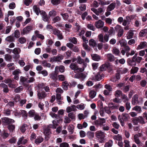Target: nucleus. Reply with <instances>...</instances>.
<instances>
[{"instance_id":"1","label":"nucleus","mask_w":147,"mask_h":147,"mask_svg":"<svg viewBox=\"0 0 147 147\" xmlns=\"http://www.w3.org/2000/svg\"><path fill=\"white\" fill-rule=\"evenodd\" d=\"M129 118V115L126 113H123L121 115H119L118 116V120L122 126H124V121H127Z\"/></svg>"},{"instance_id":"2","label":"nucleus","mask_w":147,"mask_h":147,"mask_svg":"<svg viewBox=\"0 0 147 147\" xmlns=\"http://www.w3.org/2000/svg\"><path fill=\"white\" fill-rule=\"evenodd\" d=\"M1 119L2 120V123L5 125H8L15 122L14 120L8 117H3Z\"/></svg>"},{"instance_id":"3","label":"nucleus","mask_w":147,"mask_h":147,"mask_svg":"<svg viewBox=\"0 0 147 147\" xmlns=\"http://www.w3.org/2000/svg\"><path fill=\"white\" fill-rule=\"evenodd\" d=\"M115 29L117 32V35L119 37H120L123 35V30L120 25H117L115 27Z\"/></svg>"},{"instance_id":"4","label":"nucleus","mask_w":147,"mask_h":147,"mask_svg":"<svg viewBox=\"0 0 147 147\" xmlns=\"http://www.w3.org/2000/svg\"><path fill=\"white\" fill-rule=\"evenodd\" d=\"M86 77L85 74L82 73H77L74 76V78H75L80 79L81 81H83Z\"/></svg>"},{"instance_id":"5","label":"nucleus","mask_w":147,"mask_h":147,"mask_svg":"<svg viewBox=\"0 0 147 147\" xmlns=\"http://www.w3.org/2000/svg\"><path fill=\"white\" fill-rule=\"evenodd\" d=\"M99 71L98 72L97 74L95 75L94 77H92V80H94L95 81H98L101 80V66L99 67Z\"/></svg>"},{"instance_id":"6","label":"nucleus","mask_w":147,"mask_h":147,"mask_svg":"<svg viewBox=\"0 0 147 147\" xmlns=\"http://www.w3.org/2000/svg\"><path fill=\"white\" fill-rule=\"evenodd\" d=\"M54 34L56 35L58 38L60 40H61L63 38V36L62 35L61 32L59 30L55 29L53 31Z\"/></svg>"},{"instance_id":"7","label":"nucleus","mask_w":147,"mask_h":147,"mask_svg":"<svg viewBox=\"0 0 147 147\" xmlns=\"http://www.w3.org/2000/svg\"><path fill=\"white\" fill-rule=\"evenodd\" d=\"M89 44L90 46H92L95 51L97 50V45L96 41L92 39L90 40Z\"/></svg>"},{"instance_id":"8","label":"nucleus","mask_w":147,"mask_h":147,"mask_svg":"<svg viewBox=\"0 0 147 147\" xmlns=\"http://www.w3.org/2000/svg\"><path fill=\"white\" fill-rule=\"evenodd\" d=\"M138 96L137 94H135L133 96L132 100L131 101V103L134 105H136L139 103V101L138 100Z\"/></svg>"},{"instance_id":"9","label":"nucleus","mask_w":147,"mask_h":147,"mask_svg":"<svg viewBox=\"0 0 147 147\" xmlns=\"http://www.w3.org/2000/svg\"><path fill=\"white\" fill-rule=\"evenodd\" d=\"M147 47V43L146 42H140L137 48V49L140 50Z\"/></svg>"},{"instance_id":"10","label":"nucleus","mask_w":147,"mask_h":147,"mask_svg":"<svg viewBox=\"0 0 147 147\" xmlns=\"http://www.w3.org/2000/svg\"><path fill=\"white\" fill-rule=\"evenodd\" d=\"M57 15V12L54 10H52L50 11L49 13V18H53L54 17Z\"/></svg>"},{"instance_id":"11","label":"nucleus","mask_w":147,"mask_h":147,"mask_svg":"<svg viewBox=\"0 0 147 147\" xmlns=\"http://www.w3.org/2000/svg\"><path fill=\"white\" fill-rule=\"evenodd\" d=\"M46 95L45 92L44 91L42 92H39L37 94V96L40 99L45 98Z\"/></svg>"},{"instance_id":"12","label":"nucleus","mask_w":147,"mask_h":147,"mask_svg":"<svg viewBox=\"0 0 147 147\" xmlns=\"http://www.w3.org/2000/svg\"><path fill=\"white\" fill-rule=\"evenodd\" d=\"M133 57H134V59L136 63H140L141 61L142 60V57H140L137 56V54H135Z\"/></svg>"},{"instance_id":"13","label":"nucleus","mask_w":147,"mask_h":147,"mask_svg":"<svg viewBox=\"0 0 147 147\" xmlns=\"http://www.w3.org/2000/svg\"><path fill=\"white\" fill-rule=\"evenodd\" d=\"M108 105L109 107L112 109H118L119 107L118 105L113 104L112 103H109Z\"/></svg>"},{"instance_id":"14","label":"nucleus","mask_w":147,"mask_h":147,"mask_svg":"<svg viewBox=\"0 0 147 147\" xmlns=\"http://www.w3.org/2000/svg\"><path fill=\"white\" fill-rule=\"evenodd\" d=\"M44 139L41 136L37 137L35 140L34 142L37 144H39L43 141Z\"/></svg>"},{"instance_id":"15","label":"nucleus","mask_w":147,"mask_h":147,"mask_svg":"<svg viewBox=\"0 0 147 147\" xmlns=\"http://www.w3.org/2000/svg\"><path fill=\"white\" fill-rule=\"evenodd\" d=\"M92 59L93 60L96 61H98L100 59V56L96 54H91V55Z\"/></svg>"},{"instance_id":"16","label":"nucleus","mask_w":147,"mask_h":147,"mask_svg":"<svg viewBox=\"0 0 147 147\" xmlns=\"http://www.w3.org/2000/svg\"><path fill=\"white\" fill-rule=\"evenodd\" d=\"M0 86L3 88V91L5 93H7L9 91L7 86L4 83H2L0 85Z\"/></svg>"},{"instance_id":"17","label":"nucleus","mask_w":147,"mask_h":147,"mask_svg":"<svg viewBox=\"0 0 147 147\" xmlns=\"http://www.w3.org/2000/svg\"><path fill=\"white\" fill-rule=\"evenodd\" d=\"M15 38L13 36H8L5 39L6 41H7L9 42H14L15 41Z\"/></svg>"},{"instance_id":"18","label":"nucleus","mask_w":147,"mask_h":147,"mask_svg":"<svg viewBox=\"0 0 147 147\" xmlns=\"http://www.w3.org/2000/svg\"><path fill=\"white\" fill-rule=\"evenodd\" d=\"M132 110L136 111L138 113H140L142 112L141 107L138 106H136L132 108Z\"/></svg>"},{"instance_id":"19","label":"nucleus","mask_w":147,"mask_h":147,"mask_svg":"<svg viewBox=\"0 0 147 147\" xmlns=\"http://www.w3.org/2000/svg\"><path fill=\"white\" fill-rule=\"evenodd\" d=\"M34 11L36 13V14L38 16L39 15V12L41 13V11L40 10L39 7H38L36 5H34L33 7Z\"/></svg>"},{"instance_id":"20","label":"nucleus","mask_w":147,"mask_h":147,"mask_svg":"<svg viewBox=\"0 0 147 147\" xmlns=\"http://www.w3.org/2000/svg\"><path fill=\"white\" fill-rule=\"evenodd\" d=\"M147 34V29H145L141 30L140 32L139 35L140 37H143Z\"/></svg>"},{"instance_id":"21","label":"nucleus","mask_w":147,"mask_h":147,"mask_svg":"<svg viewBox=\"0 0 147 147\" xmlns=\"http://www.w3.org/2000/svg\"><path fill=\"white\" fill-rule=\"evenodd\" d=\"M116 5L115 3H112L109 5L107 7V10L109 11H111L114 9Z\"/></svg>"},{"instance_id":"22","label":"nucleus","mask_w":147,"mask_h":147,"mask_svg":"<svg viewBox=\"0 0 147 147\" xmlns=\"http://www.w3.org/2000/svg\"><path fill=\"white\" fill-rule=\"evenodd\" d=\"M57 75L56 74H55L53 72L49 74L50 78L54 80L55 81L57 80Z\"/></svg>"},{"instance_id":"23","label":"nucleus","mask_w":147,"mask_h":147,"mask_svg":"<svg viewBox=\"0 0 147 147\" xmlns=\"http://www.w3.org/2000/svg\"><path fill=\"white\" fill-rule=\"evenodd\" d=\"M119 42L120 44L121 47H124L127 44L126 41L124 39H122L119 40Z\"/></svg>"},{"instance_id":"24","label":"nucleus","mask_w":147,"mask_h":147,"mask_svg":"<svg viewBox=\"0 0 147 147\" xmlns=\"http://www.w3.org/2000/svg\"><path fill=\"white\" fill-rule=\"evenodd\" d=\"M134 57H132L131 60H129L128 62V64L131 66H135L136 65V63L134 59Z\"/></svg>"},{"instance_id":"25","label":"nucleus","mask_w":147,"mask_h":147,"mask_svg":"<svg viewBox=\"0 0 147 147\" xmlns=\"http://www.w3.org/2000/svg\"><path fill=\"white\" fill-rule=\"evenodd\" d=\"M106 56L107 59L109 61H113L114 60V57L111 54H107Z\"/></svg>"},{"instance_id":"26","label":"nucleus","mask_w":147,"mask_h":147,"mask_svg":"<svg viewBox=\"0 0 147 147\" xmlns=\"http://www.w3.org/2000/svg\"><path fill=\"white\" fill-rule=\"evenodd\" d=\"M134 33L132 30H129V31L127 34V38L128 39H129L132 38L134 36Z\"/></svg>"},{"instance_id":"27","label":"nucleus","mask_w":147,"mask_h":147,"mask_svg":"<svg viewBox=\"0 0 147 147\" xmlns=\"http://www.w3.org/2000/svg\"><path fill=\"white\" fill-rule=\"evenodd\" d=\"M7 127L10 132H13L15 130V126L14 125L11 124L8 125Z\"/></svg>"},{"instance_id":"28","label":"nucleus","mask_w":147,"mask_h":147,"mask_svg":"<svg viewBox=\"0 0 147 147\" xmlns=\"http://www.w3.org/2000/svg\"><path fill=\"white\" fill-rule=\"evenodd\" d=\"M139 70V68L137 67H133L131 70V74H134L137 72Z\"/></svg>"},{"instance_id":"29","label":"nucleus","mask_w":147,"mask_h":147,"mask_svg":"<svg viewBox=\"0 0 147 147\" xmlns=\"http://www.w3.org/2000/svg\"><path fill=\"white\" fill-rule=\"evenodd\" d=\"M134 139L135 142L137 144H140L142 143L139 139V137H137V135H134Z\"/></svg>"},{"instance_id":"30","label":"nucleus","mask_w":147,"mask_h":147,"mask_svg":"<svg viewBox=\"0 0 147 147\" xmlns=\"http://www.w3.org/2000/svg\"><path fill=\"white\" fill-rule=\"evenodd\" d=\"M77 67V65L75 63H71L69 65L70 69L74 71H76Z\"/></svg>"},{"instance_id":"31","label":"nucleus","mask_w":147,"mask_h":147,"mask_svg":"<svg viewBox=\"0 0 147 147\" xmlns=\"http://www.w3.org/2000/svg\"><path fill=\"white\" fill-rule=\"evenodd\" d=\"M21 116V115L24 119H26L27 117L28 114L26 111L24 110H20Z\"/></svg>"},{"instance_id":"32","label":"nucleus","mask_w":147,"mask_h":147,"mask_svg":"<svg viewBox=\"0 0 147 147\" xmlns=\"http://www.w3.org/2000/svg\"><path fill=\"white\" fill-rule=\"evenodd\" d=\"M91 9L97 15H98L99 13H101V7H100L99 8L98 11L96 9L94 8H92Z\"/></svg>"},{"instance_id":"33","label":"nucleus","mask_w":147,"mask_h":147,"mask_svg":"<svg viewBox=\"0 0 147 147\" xmlns=\"http://www.w3.org/2000/svg\"><path fill=\"white\" fill-rule=\"evenodd\" d=\"M35 111L34 110H31L30 111L28 114V115L30 117H33L35 113Z\"/></svg>"},{"instance_id":"34","label":"nucleus","mask_w":147,"mask_h":147,"mask_svg":"<svg viewBox=\"0 0 147 147\" xmlns=\"http://www.w3.org/2000/svg\"><path fill=\"white\" fill-rule=\"evenodd\" d=\"M68 117L72 120H74L76 119V115L74 112H71L68 114Z\"/></svg>"},{"instance_id":"35","label":"nucleus","mask_w":147,"mask_h":147,"mask_svg":"<svg viewBox=\"0 0 147 147\" xmlns=\"http://www.w3.org/2000/svg\"><path fill=\"white\" fill-rule=\"evenodd\" d=\"M63 56L61 55H58L56 56H55L56 62L58 61L60 62L63 59Z\"/></svg>"},{"instance_id":"36","label":"nucleus","mask_w":147,"mask_h":147,"mask_svg":"<svg viewBox=\"0 0 147 147\" xmlns=\"http://www.w3.org/2000/svg\"><path fill=\"white\" fill-rule=\"evenodd\" d=\"M96 137L98 139H100L99 142L101 143V131H98L96 132Z\"/></svg>"},{"instance_id":"37","label":"nucleus","mask_w":147,"mask_h":147,"mask_svg":"<svg viewBox=\"0 0 147 147\" xmlns=\"http://www.w3.org/2000/svg\"><path fill=\"white\" fill-rule=\"evenodd\" d=\"M104 23L102 21V30L104 32H107L108 31L109 28L107 26H104Z\"/></svg>"},{"instance_id":"38","label":"nucleus","mask_w":147,"mask_h":147,"mask_svg":"<svg viewBox=\"0 0 147 147\" xmlns=\"http://www.w3.org/2000/svg\"><path fill=\"white\" fill-rule=\"evenodd\" d=\"M94 132L90 131H88L87 133V135L89 139H91L94 137Z\"/></svg>"},{"instance_id":"39","label":"nucleus","mask_w":147,"mask_h":147,"mask_svg":"<svg viewBox=\"0 0 147 147\" xmlns=\"http://www.w3.org/2000/svg\"><path fill=\"white\" fill-rule=\"evenodd\" d=\"M130 21L129 20L128 18L127 17L126 19H124L123 20L122 25L124 26H126L130 24Z\"/></svg>"},{"instance_id":"40","label":"nucleus","mask_w":147,"mask_h":147,"mask_svg":"<svg viewBox=\"0 0 147 147\" xmlns=\"http://www.w3.org/2000/svg\"><path fill=\"white\" fill-rule=\"evenodd\" d=\"M27 127V125L26 124H23L22 126L20 127V130L23 133L25 132L26 130V128Z\"/></svg>"},{"instance_id":"41","label":"nucleus","mask_w":147,"mask_h":147,"mask_svg":"<svg viewBox=\"0 0 147 147\" xmlns=\"http://www.w3.org/2000/svg\"><path fill=\"white\" fill-rule=\"evenodd\" d=\"M112 52L115 55H118L120 51L116 47H114L113 49Z\"/></svg>"},{"instance_id":"42","label":"nucleus","mask_w":147,"mask_h":147,"mask_svg":"<svg viewBox=\"0 0 147 147\" xmlns=\"http://www.w3.org/2000/svg\"><path fill=\"white\" fill-rule=\"evenodd\" d=\"M28 79V78L23 76H21L20 78V82L22 83L25 82L27 83Z\"/></svg>"},{"instance_id":"43","label":"nucleus","mask_w":147,"mask_h":147,"mask_svg":"<svg viewBox=\"0 0 147 147\" xmlns=\"http://www.w3.org/2000/svg\"><path fill=\"white\" fill-rule=\"evenodd\" d=\"M5 60L7 61H11L12 57L9 54H6L5 55Z\"/></svg>"},{"instance_id":"44","label":"nucleus","mask_w":147,"mask_h":147,"mask_svg":"<svg viewBox=\"0 0 147 147\" xmlns=\"http://www.w3.org/2000/svg\"><path fill=\"white\" fill-rule=\"evenodd\" d=\"M113 138L117 141H121L122 140V137L121 136L118 134L113 136Z\"/></svg>"},{"instance_id":"45","label":"nucleus","mask_w":147,"mask_h":147,"mask_svg":"<svg viewBox=\"0 0 147 147\" xmlns=\"http://www.w3.org/2000/svg\"><path fill=\"white\" fill-rule=\"evenodd\" d=\"M19 42L21 44L24 43L26 41V39L24 37H20L18 40Z\"/></svg>"},{"instance_id":"46","label":"nucleus","mask_w":147,"mask_h":147,"mask_svg":"<svg viewBox=\"0 0 147 147\" xmlns=\"http://www.w3.org/2000/svg\"><path fill=\"white\" fill-rule=\"evenodd\" d=\"M96 94V92L95 91L91 90L89 93V96L91 98H93L95 97Z\"/></svg>"},{"instance_id":"47","label":"nucleus","mask_w":147,"mask_h":147,"mask_svg":"<svg viewBox=\"0 0 147 147\" xmlns=\"http://www.w3.org/2000/svg\"><path fill=\"white\" fill-rule=\"evenodd\" d=\"M44 133L45 136L47 137L51 133L50 129L49 128L45 129L44 130Z\"/></svg>"},{"instance_id":"48","label":"nucleus","mask_w":147,"mask_h":147,"mask_svg":"<svg viewBox=\"0 0 147 147\" xmlns=\"http://www.w3.org/2000/svg\"><path fill=\"white\" fill-rule=\"evenodd\" d=\"M20 49L19 48H15L13 50L12 53L15 54H19L20 53Z\"/></svg>"},{"instance_id":"49","label":"nucleus","mask_w":147,"mask_h":147,"mask_svg":"<svg viewBox=\"0 0 147 147\" xmlns=\"http://www.w3.org/2000/svg\"><path fill=\"white\" fill-rule=\"evenodd\" d=\"M23 90V87L22 86H20L18 87L14 90V92L15 93H19L20 92Z\"/></svg>"},{"instance_id":"50","label":"nucleus","mask_w":147,"mask_h":147,"mask_svg":"<svg viewBox=\"0 0 147 147\" xmlns=\"http://www.w3.org/2000/svg\"><path fill=\"white\" fill-rule=\"evenodd\" d=\"M95 26L97 28H101V20H100L95 22Z\"/></svg>"},{"instance_id":"51","label":"nucleus","mask_w":147,"mask_h":147,"mask_svg":"<svg viewBox=\"0 0 147 147\" xmlns=\"http://www.w3.org/2000/svg\"><path fill=\"white\" fill-rule=\"evenodd\" d=\"M50 18H49V16L47 14L45 15H42V19L45 22H47L49 23V22H48L49 21V19Z\"/></svg>"},{"instance_id":"52","label":"nucleus","mask_w":147,"mask_h":147,"mask_svg":"<svg viewBox=\"0 0 147 147\" xmlns=\"http://www.w3.org/2000/svg\"><path fill=\"white\" fill-rule=\"evenodd\" d=\"M113 142L112 140H109L108 142L105 145V147H111L113 145Z\"/></svg>"},{"instance_id":"53","label":"nucleus","mask_w":147,"mask_h":147,"mask_svg":"<svg viewBox=\"0 0 147 147\" xmlns=\"http://www.w3.org/2000/svg\"><path fill=\"white\" fill-rule=\"evenodd\" d=\"M81 11H85L86 9V5L84 4H82L79 7Z\"/></svg>"},{"instance_id":"54","label":"nucleus","mask_w":147,"mask_h":147,"mask_svg":"<svg viewBox=\"0 0 147 147\" xmlns=\"http://www.w3.org/2000/svg\"><path fill=\"white\" fill-rule=\"evenodd\" d=\"M14 37L17 38H18L20 36V32L18 30H16L14 32Z\"/></svg>"},{"instance_id":"55","label":"nucleus","mask_w":147,"mask_h":147,"mask_svg":"<svg viewBox=\"0 0 147 147\" xmlns=\"http://www.w3.org/2000/svg\"><path fill=\"white\" fill-rule=\"evenodd\" d=\"M95 125L97 126H99L101 127V118H99L95 122Z\"/></svg>"},{"instance_id":"56","label":"nucleus","mask_w":147,"mask_h":147,"mask_svg":"<svg viewBox=\"0 0 147 147\" xmlns=\"http://www.w3.org/2000/svg\"><path fill=\"white\" fill-rule=\"evenodd\" d=\"M106 23L110 25L112 24V20L110 18H107L105 19Z\"/></svg>"},{"instance_id":"57","label":"nucleus","mask_w":147,"mask_h":147,"mask_svg":"<svg viewBox=\"0 0 147 147\" xmlns=\"http://www.w3.org/2000/svg\"><path fill=\"white\" fill-rule=\"evenodd\" d=\"M61 18L59 16H57L55 17H54L52 19V21L53 23H55L61 20Z\"/></svg>"},{"instance_id":"58","label":"nucleus","mask_w":147,"mask_h":147,"mask_svg":"<svg viewBox=\"0 0 147 147\" xmlns=\"http://www.w3.org/2000/svg\"><path fill=\"white\" fill-rule=\"evenodd\" d=\"M26 27H25L23 30L22 31H21V34L22 35H24L25 34H26L29 33Z\"/></svg>"},{"instance_id":"59","label":"nucleus","mask_w":147,"mask_h":147,"mask_svg":"<svg viewBox=\"0 0 147 147\" xmlns=\"http://www.w3.org/2000/svg\"><path fill=\"white\" fill-rule=\"evenodd\" d=\"M13 113L14 114V115L16 117H20L21 114H20V111H18L17 110L16 111H13Z\"/></svg>"},{"instance_id":"60","label":"nucleus","mask_w":147,"mask_h":147,"mask_svg":"<svg viewBox=\"0 0 147 147\" xmlns=\"http://www.w3.org/2000/svg\"><path fill=\"white\" fill-rule=\"evenodd\" d=\"M83 46L85 50L88 52H89L90 51L91 48L89 47L86 44H83Z\"/></svg>"},{"instance_id":"61","label":"nucleus","mask_w":147,"mask_h":147,"mask_svg":"<svg viewBox=\"0 0 147 147\" xmlns=\"http://www.w3.org/2000/svg\"><path fill=\"white\" fill-rule=\"evenodd\" d=\"M51 3L54 5H57L60 3V0H51Z\"/></svg>"},{"instance_id":"62","label":"nucleus","mask_w":147,"mask_h":147,"mask_svg":"<svg viewBox=\"0 0 147 147\" xmlns=\"http://www.w3.org/2000/svg\"><path fill=\"white\" fill-rule=\"evenodd\" d=\"M145 51L147 53V49H145L144 50L140 51L139 53L140 56H143L145 54Z\"/></svg>"},{"instance_id":"63","label":"nucleus","mask_w":147,"mask_h":147,"mask_svg":"<svg viewBox=\"0 0 147 147\" xmlns=\"http://www.w3.org/2000/svg\"><path fill=\"white\" fill-rule=\"evenodd\" d=\"M70 118L68 117L65 116V121H64V123H69L71 121V120L70 119Z\"/></svg>"},{"instance_id":"64","label":"nucleus","mask_w":147,"mask_h":147,"mask_svg":"<svg viewBox=\"0 0 147 147\" xmlns=\"http://www.w3.org/2000/svg\"><path fill=\"white\" fill-rule=\"evenodd\" d=\"M121 98L123 101L124 102L127 101L129 100L127 96L125 94L122 95Z\"/></svg>"}]
</instances>
